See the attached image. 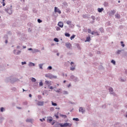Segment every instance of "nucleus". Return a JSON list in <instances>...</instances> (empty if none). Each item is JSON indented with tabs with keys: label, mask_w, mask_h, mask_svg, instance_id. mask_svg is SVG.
<instances>
[{
	"label": "nucleus",
	"mask_w": 127,
	"mask_h": 127,
	"mask_svg": "<svg viewBox=\"0 0 127 127\" xmlns=\"http://www.w3.org/2000/svg\"><path fill=\"white\" fill-rule=\"evenodd\" d=\"M109 91L111 92V94H112L114 96H116V94L114 93L113 91H114V89L112 87L109 88Z\"/></svg>",
	"instance_id": "nucleus-13"
},
{
	"label": "nucleus",
	"mask_w": 127,
	"mask_h": 127,
	"mask_svg": "<svg viewBox=\"0 0 127 127\" xmlns=\"http://www.w3.org/2000/svg\"><path fill=\"white\" fill-rule=\"evenodd\" d=\"M12 5H11L10 7H8L7 8H5L4 9V11H6V12H7V13H8V14H11V13H12Z\"/></svg>",
	"instance_id": "nucleus-1"
},
{
	"label": "nucleus",
	"mask_w": 127,
	"mask_h": 127,
	"mask_svg": "<svg viewBox=\"0 0 127 127\" xmlns=\"http://www.w3.org/2000/svg\"><path fill=\"white\" fill-rule=\"evenodd\" d=\"M54 40V41H55L56 42H59V40L58 38H55Z\"/></svg>",
	"instance_id": "nucleus-26"
},
{
	"label": "nucleus",
	"mask_w": 127,
	"mask_h": 127,
	"mask_svg": "<svg viewBox=\"0 0 127 127\" xmlns=\"http://www.w3.org/2000/svg\"><path fill=\"white\" fill-rule=\"evenodd\" d=\"M108 4H109L108 3V2H105L104 3V5H105V6H108Z\"/></svg>",
	"instance_id": "nucleus-43"
},
{
	"label": "nucleus",
	"mask_w": 127,
	"mask_h": 127,
	"mask_svg": "<svg viewBox=\"0 0 127 127\" xmlns=\"http://www.w3.org/2000/svg\"><path fill=\"white\" fill-rule=\"evenodd\" d=\"M47 122L51 124L52 126L55 124V121H53V118L51 117H47Z\"/></svg>",
	"instance_id": "nucleus-2"
},
{
	"label": "nucleus",
	"mask_w": 127,
	"mask_h": 127,
	"mask_svg": "<svg viewBox=\"0 0 127 127\" xmlns=\"http://www.w3.org/2000/svg\"><path fill=\"white\" fill-rule=\"evenodd\" d=\"M48 70H52V66H50L48 67Z\"/></svg>",
	"instance_id": "nucleus-41"
},
{
	"label": "nucleus",
	"mask_w": 127,
	"mask_h": 127,
	"mask_svg": "<svg viewBox=\"0 0 127 127\" xmlns=\"http://www.w3.org/2000/svg\"><path fill=\"white\" fill-rule=\"evenodd\" d=\"M68 88H69V87H71V83H69L68 84V85L67 86Z\"/></svg>",
	"instance_id": "nucleus-53"
},
{
	"label": "nucleus",
	"mask_w": 127,
	"mask_h": 127,
	"mask_svg": "<svg viewBox=\"0 0 127 127\" xmlns=\"http://www.w3.org/2000/svg\"><path fill=\"white\" fill-rule=\"evenodd\" d=\"M37 105H38V106H43V105H44V102L38 101Z\"/></svg>",
	"instance_id": "nucleus-8"
},
{
	"label": "nucleus",
	"mask_w": 127,
	"mask_h": 127,
	"mask_svg": "<svg viewBox=\"0 0 127 127\" xmlns=\"http://www.w3.org/2000/svg\"><path fill=\"white\" fill-rule=\"evenodd\" d=\"M88 33H90V34H91L92 30L91 29H88Z\"/></svg>",
	"instance_id": "nucleus-38"
},
{
	"label": "nucleus",
	"mask_w": 127,
	"mask_h": 127,
	"mask_svg": "<svg viewBox=\"0 0 127 127\" xmlns=\"http://www.w3.org/2000/svg\"><path fill=\"white\" fill-rule=\"evenodd\" d=\"M102 107L103 108H106V105H103Z\"/></svg>",
	"instance_id": "nucleus-60"
},
{
	"label": "nucleus",
	"mask_w": 127,
	"mask_h": 127,
	"mask_svg": "<svg viewBox=\"0 0 127 127\" xmlns=\"http://www.w3.org/2000/svg\"><path fill=\"white\" fill-rule=\"evenodd\" d=\"M115 13H116V10H111V14H113V15H114V14H115Z\"/></svg>",
	"instance_id": "nucleus-25"
},
{
	"label": "nucleus",
	"mask_w": 127,
	"mask_h": 127,
	"mask_svg": "<svg viewBox=\"0 0 127 127\" xmlns=\"http://www.w3.org/2000/svg\"><path fill=\"white\" fill-rule=\"evenodd\" d=\"M29 97H30V98H31V97H32V95H31V94H30L29 95Z\"/></svg>",
	"instance_id": "nucleus-56"
},
{
	"label": "nucleus",
	"mask_w": 127,
	"mask_h": 127,
	"mask_svg": "<svg viewBox=\"0 0 127 127\" xmlns=\"http://www.w3.org/2000/svg\"><path fill=\"white\" fill-rule=\"evenodd\" d=\"M65 46L67 48H68V49H70V48L72 47V45L70 43H66L65 44Z\"/></svg>",
	"instance_id": "nucleus-12"
},
{
	"label": "nucleus",
	"mask_w": 127,
	"mask_h": 127,
	"mask_svg": "<svg viewBox=\"0 0 127 127\" xmlns=\"http://www.w3.org/2000/svg\"><path fill=\"white\" fill-rule=\"evenodd\" d=\"M3 110H4V108H3V107L0 108V112H3Z\"/></svg>",
	"instance_id": "nucleus-50"
},
{
	"label": "nucleus",
	"mask_w": 127,
	"mask_h": 127,
	"mask_svg": "<svg viewBox=\"0 0 127 127\" xmlns=\"http://www.w3.org/2000/svg\"><path fill=\"white\" fill-rule=\"evenodd\" d=\"M56 29L57 31L61 30V28L59 27H56Z\"/></svg>",
	"instance_id": "nucleus-22"
},
{
	"label": "nucleus",
	"mask_w": 127,
	"mask_h": 127,
	"mask_svg": "<svg viewBox=\"0 0 127 127\" xmlns=\"http://www.w3.org/2000/svg\"><path fill=\"white\" fill-rule=\"evenodd\" d=\"M76 36V35H72L71 37H70V40H72L73 39H74L75 38V37Z\"/></svg>",
	"instance_id": "nucleus-21"
},
{
	"label": "nucleus",
	"mask_w": 127,
	"mask_h": 127,
	"mask_svg": "<svg viewBox=\"0 0 127 127\" xmlns=\"http://www.w3.org/2000/svg\"><path fill=\"white\" fill-rule=\"evenodd\" d=\"M29 66H35V64L32 63H30L29 64Z\"/></svg>",
	"instance_id": "nucleus-23"
},
{
	"label": "nucleus",
	"mask_w": 127,
	"mask_h": 127,
	"mask_svg": "<svg viewBox=\"0 0 127 127\" xmlns=\"http://www.w3.org/2000/svg\"><path fill=\"white\" fill-rule=\"evenodd\" d=\"M56 92H57V93H60V92H61V89H59L58 90H56Z\"/></svg>",
	"instance_id": "nucleus-39"
},
{
	"label": "nucleus",
	"mask_w": 127,
	"mask_h": 127,
	"mask_svg": "<svg viewBox=\"0 0 127 127\" xmlns=\"http://www.w3.org/2000/svg\"><path fill=\"white\" fill-rule=\"evenodd\" d=\"M62 117H63V118H64V119H66V118H67V116L64 115H63Z\"/></svg>",
	"instance_id": "nucleus-44"
},
{
	"label": "nucleus",
	"mask_w": 127,
	"mask_h": 127,
	"mask_svg": "<svg viewBox=\"0 0 127 127\" xmlns=\"http://www.w3.org/2000/svg\"><path fill=\"white\" fill-rule=\"evenodd\" d=\"M120 81H121V82H125V81H126V79H123L122 78H120Z\"/></svg>",
	"instance_id": "nucleus-36"
},
{
	"label": "nucleus",
	"mask_w": 127,
	"mask_h": 127,
	"mask_svg": "<svg viewBox=\"0 0 127 127\" xmlns=\"http://www.w3.org/2000/svg\"><path fill=\"white\" fill-rule=\"evenodd\" d=\"M58 125L60 126L61 127H71V124H70L68 123H65L64 124H62L61 123H59L58 124Z\"/></svg>",
	"instance_id": "nucleus-3"
},
{
	"label": "nucleus",
	"mask_w": 127,
	"mask_h": 127,
	"mask_svg": "<svg viewBox=\"0 0 127 127\" xmlns=\"http://www.w3.org/2000/svg\"><path fill=\"white\" fill-rule=\"evenodd\" d=\"M43 66V64H39V67L40 69H43V67H42Z\"/></svg>",
	"instance_id": "nucleus-24"
},
{
	"label": "nucleus",
	"mask_w": 127,
	"mask_h": 127,
	"mask_svg": "<svg viewBox=\"0 0 127 127\" xmlns=\"http://www.w3.org/2000/svg\"><path fill=\"white\" fill-rule=\"evenodd\" d=\"M90 41H91V37L88 36L87 37H86V40H85V42H90Z\"/></svg>",
	"instance_id": "nucleus-14"
},
{
	"label": "nucleus",
	"mask_w": 127,
	"mask_h": 127,
	"mask_svg": "<svg viewBox=\"0 0 127 127\" xmlns=\"http://www.w3.org/2000/svg\"><path fill=\"white\" fill-rule=\"evenodd\" d=\"M26 122L27 123H30V122H31V120H30V119H27Z\"/></svg>",
	"instance_id": "nucleus-40"
},
{
	"label": "nucleus",
	"mask_w": 127,
	"mask_h": 127,
	"mask_svg": "<svg viewBox=\"0 0 127 127\" xmlns=\"http://www.w3.org/2000/svg\"><path fill=\"white\" fill-rule=\"evenodd\" d=\"M2 5L3 6H4V5H5V3H4V2H3Z\"/></svg>",
	"instance_id": "nucleus-57"
},
{
	"label": "nucleus",
	"mask_w": 127,
	"mask_h": 127,
	"mask_svg": "<svg viewBox=\"0 0 127 127\" xmlns=\"http://www.w3.org/2000/svg\"><path fill=\"white\" fill-rule=\"evenodd\" d=\"M121 52H122V51L121 50H118L117 52V54H120V53H121Z\"/></svg>",
	"instance_id": "nucleus-47"
},
{
	"label": "nucleus",
	"mask_w": 127,
	"mask_h": 127,
	"mask_svg": "<svg viewBox=\"0 0 127 127\" xmlns=\"http://www.w3.org/2000/svg\"><path fill=\"white\" fill-rule=\"evenodd\" d=\"M58 25L60 27H61V28H63V27L64 26V23L62 21H60L59 22Z\"/></svg>",
	"instance_id": "nucleus-5"
},
{
	"label": "nucleus",
	"mask_w": 127,
	"mask_h": 127,
	"mask_svg": "<svg viewBox=\"0 0 127 127\" xmlns=\"http://www.w3.org/2000/svg\"><path fill=\"white\" fill-rule=\"evenodd\" d=\"M28 50L31 51V50H32V48H29V49H28Z\"/></svg>",
	"instance_id": "nucleus-54"
},
{
	"label": "nucleus",
	"mask_w": 127,
	"mask_h": 127,
	"mask_svg": "<svg viewBox=\"0 0 127 127\" xmlns=\"http://www.w3.org/2000/svg\"><path fill=\"white\" fill-rule=\"evenodd\" d=\"M66 24H68V25H71L72 24V21L67 20L66 21Z\"/></svg>",
	"instance_id": "nucleus-18"
},
{
	"label": "nucleus",
	"mask_w": 127,
	"mask_h": 127,
	"mask_svg": "<svg viewBox=\"0 0 127 127\" xmlns=\"http://www.w3.org/2000/svg\"><path fill=\"white\" fill-rule=\"evenodd\" d=\"M70 78L72 79L74 82H76V81H78V78L76 77H75L74 75H71L70 76Z\"/></svg>",
	"instance_id": "nucleus-9"
},
{
	"label": "nucleus",
	"mask_w": 127,
	"mask_h": 127,
	"mask_svg": "<svg viewBox=\"0 0 127 127\" xmlns=\"http://www.w3.org/2000/svg\"><path fill=\"white\" fill-rule=\"evenodd\" d=\"M63 93H64V95H67V94H68V91H63Z\"/></svg>",
	"instance_id": "nucleus-33"
},
{
	"label": "nucleus",
	"mask_w": 127,
	"mask_h": 127,
	"mask_svg": "<svg viewBox=\"0 0 127 127\" xmlns=\"http://www.w3.org/2000/svg\"><path fill=\"white\" fill-rule=\"evenodd\" d=\"M65 36H66V37H70V34L68 33H65L64 34Z\"/></svg>",
	"instance_id": "nucleus-20"
},
{
	"label": "nucleus",
	"mask_w": 127,
	"mask_h": 127,
	"mask_svg": "<svg viewBox=\"0 0 127 127\" xmlns=\"http://www.w3.org/2000/svg\"><path fill=\"white\" fill-rule=\"evenodd\" d=\"M73 121H76V122H79V119H78V118H73Z\"/></svg>",
	"instance_id": "nucleus-35"
},
{
	"label": "nucleus",
	"mask_w": 127,
	"mask_h": 127,
	"mask_svg": "<svg viewBox=\"0 0 127 127\" xmlns=\"http://www.w3.org/2000/svg\"><path fill=\"white\" fill-rule=\"evenodd\" d=\"M13 53H14V54H15L16 55H18L20 54V53H21V51L14 50L13 51Z\"/></svg>",
	"instance_id": "nucleus-6"
},
{
	"label": "nucleus",
	"mask_w": 127,
	"mask_h": 127,
	"mask_svg": "<svg viewBox=\"0 0 127 127\" xmlns=\"http://www.w3.org/2000/svg\"><path fill=\"white\" fill-rule=\"evenodd\" d=\"M5 43H7V40L5 41Z\"/></svg>",
	"instance_id": "nucleus-62"
},
{
	"label": "nucleus",
	"mask_w": 127,
	"mask_h": 127,
	"mask_svg": "<svg viewBox=\"0 0 127 127\" xmlns=\"http://www.w3.org/2000/svg\"><path fill=\"white\" fill-rule=\"evenodd\" d=\"M49 79H57V76L50 74Z\"/></svg>",
	"instance_id": "nucleus-11"
},
{
	"label": "nucleus",
	"mask_w": 127,
	"mask_h": 127,
	"mask_svg": "<svg viewBox=\"0 0 127 127\" xmlns=\"http://www.w3.org/2000/svg\"><path fill=\"white\" fill-rule=\"evenodd\" d=\"M39 86H43V83L42 82H40L39 83Z\"/></svg>",
	"instance_id": "nucleus-46"
},
{
	"label": "nucleus",
	"mask_w": 127,
	"mask_h": 127,
	"mask_svg": "<svg viewBox=\"0 0 127 127\" xmlns=\"http://www.w3.org/2000/svg\"><path fill=\"white\" fill-rule=\"evenodd\" d=\"M97 33H98V32H95V31L91 32L92 35H94V34H96Z\"/></svg>",
	"instance_id": "nucleus-34"
},
{
	"label": "nucleus",
	"mask_w": 127,
	"mask_h": 127,
	"mask_svg": "<svg viewBox=\"0 0 127 127\" xmlns=\"http://www.w3.org/2000/svg\"><path fill=\"white\" fill-rule=\"evenodd\" d=\"M50 111H51V112H53V111H54V108H53V107L51 108Z\"/></svg>",
	"instance_id": "nucleus-45"
},
{
	"label": "nucleus",
	"mask_w": 127,
	"mask_h": 127,
	"mask_svg": "<svg viewBox=\"0 0 127 127\" xmlns=\"http://www.w3.org/2000/svg\"><path fill=\"white\" fill-rule=\"evenodd\" d=\"M79 113H82V114H84L86 112L85 109H83V107H80L79 109Z\"/></svg>",
	"instance_id": "nucleus-10"
},
{
	"label": "nucleus",
	"mask_w": 127,
	"mask_h": 127,
	"mask_svg": "<svg viewBox=\"0 0 127 127\" xmlns=\"http://www.w3.org/2000/svg\"><path fill=\"white\" fill-rule=\"evenodd\" d=\"M50 89H51V90H53V87L51 86V87H50Z\"/></svg>",
	"instance_id": "nucleus-55"
},
{
	"label": "nucleus",
	"mask_w": 127,
	"mask_h": 127,
	"mask_svg": "<svg viewBox=\"0 0 127 127\" xmlns=\"http://www.w3.org/2000/svg\"><path fill=\"white\" fill-rule=\"evenodd\" d=\"M121 46H122V47H125V44H124V42L121 41Z\"/></svg>",
	"instance_id": "nucleus-30"
},
{
	"label": "nucleus",
	"mask_w": 127,
	"mask_h": 127,
	"mask_svg": "<svg viewBox=\"0 0 127 127\" xmlns=\"http://www.w3.org/2000/svg\"><path fill=\"white\" fill-rule=\"evenodd\" d=\"M91 18L93 20H95L96 19V17L95 16H91Z\"/></svg>",
	"instance_id": "nucleus-37"
},
{
	"label": "nucleus",
	"mask_w": 127,
	"mask_h": 127,
	"mask_svg": "<svg viewBox=\"0 0 127 127\" xmlns=\"http://www.w3.org/2000/svg\"><path fill=\"white\" fill-rule=\"evenodd\" d=\"M70 64L71 66V67H70L71 71H74V70L76 69V65H75V64H74V63L73 62H71Z\"/></svg>",
	"instance_id": "nucleus-4"
},
{
	"label": "nucleus",
	"mask_w": 127,
	"mask_h": 127,
	"mask_svg": "<svg viewBox=\"0 0 127 127\" xmlns=\"http://www.w3.org/2000/svg\"><path fill=\"white\" fill-rule=\"evenodd\" d=\"M42 50H44V47L42 48Z\"/></svg>",
	"instance_id": "nucleus-61"
},
{
	"label": "nucleus",
	"mask_w": 127,
	"mask_h": 127,
	"mask_svg": "<svg viewBox=\"0 0 127 127\" xmlns=\"http://www.w3.org/2000/svg\"><path fill=\"white\" fill-rule=\"evenodd\" d=\"M23 48L24 49H25V48H26V46H23Z\"/></svg>",
	"instance_id": "nucleus-58"
},
{
	"label": "nucleus",
	"mask_w": 127,
	"mask_h": 127,
	"mask_svg": "<svg viewBox=\"0 0 127 127\" xmlns=\"http://www.w3.org/2000/svg\"><path fill=\"white\" fill-rule=\"evenodd\" d=\"M103 10H104V8H98V12H102V11H103Z\"/></svg>",
	"instance_id": "nucleus-17"
},
{
	"label": "nucleus",
	"mask_w": 127,
	"mask_h": 127,
	"mask_svg": "<svg viewBox=\"0 0 127 127\" xmlns=\"http://www.w3.org/2000/svg\"><path fill=\"white\" fill-rule=\"evenodd\" d=\"M20 47H19V46H17V49H18V48H20Z\"/></svg>",
	"instance_id": "nucleus-59"
},
{
	"label": "nucleus",
	"mask_w": 127,
	"mask_h": 127,
	"mask_svg": "<svg viewBox=\"0 0 127 127\" xmlns=\"http://www.w3.org/2000/svg\"><path fill=\"white\" fill-rule=\"evenodd\" d=\"M115 17L116 18H121V15H120V14L117 13L115 14Z\"/></svg>",
	"instance_id": "nucleus-16"
},
{
	"label": "nucleus",
	"mask_w": 127,
	"mask_h": 127,
	"mask_svg": "<svg viewBox=\"0 0 127 127\" xmlns=\"http://www.w3.org/2000/svg\"><path fill=\"white\" fill-rule=\"evenodd\" d=\"M56 119H59V116H57V115H55Z\"/></svg>",
	"instance_id": "nucleus-52"
},
{
	"label": "nucleus",
	"mask_w": 127,
	"mask_h": 127,
	"mask_svg": "<svg viewBox=\"0 0 127 127\" xmlns=\"http://www.w3.org/2000/svg\"><path fill=\"white\" fill-rule=\"evenodd\" d=\"M38 22L39 23H41V22H42V20H41L40 19H38Z\"/></svg>",
	"instance_id": "nucleus-42"
},
{
	"label": "nucleus",
	"mask_w": 127,
	"mask_h": 127,
	"mask_svg": "<svg viewBox=\"0 0 127 127\" xmlns=\"http://www.w3.org/2000/svg\"><path fill=\"white\" fill-rule=\"evenodd\" d=\"M55 12H58L60 14L61 13V11L58 7H55Z\"/></svg>",
	"instance_id": "nucleus-7"
},
{
	"label": "nucleus",
	"mask_w": 127,
	"mask_h": 127,
	"mask_svg": "<svg viewBox=\"0 0 127 127\" xmlns=\"http://www.w3.org/2000/svg\"><path fill=\"white\" fill-rule=\"evenodd\" d=\"M38 98L39 100H40V99H41L42 97H41V95H38Z\"/></svg>",
	"instance_id": "nucleus-49"
},
{
	"label": "nucleus",
	"mask_w": 127,
	"mask_h": 127,
	"mask_svg": "<svg viewBox=\"0 0 127 127\" xmlns=\"http://www.w3.org/2000/svg\"><path fill=\"white\" fill-rule=\"evenodd\" d=\"M45 77H46V78H50V74H45Z\"/></svg>",
	"instance_id": "nucleus-28"
},
{
	"label": "nucleus",
	"mask_w": 127,
	"mask_h": 127,
	"mask_svg": "<svg viewBox=\"0 0 127 127\" xmlns=\"http://www.w3.org/2000/svg\"><path fill=\"white\" fill-rule=\"evenodd\" d=\"M66 82V80L64 81V83H65Z\"/></svg>",
	"instance_id": "nucleus-64"
},
{
	"label": "nucleus",
	"mask_w": 127,
	"mask_h": 127,
	"mask_svg": "<svg viewBox=\"0 0 127 127\" xmlns=\"http://www.w3.org/2000/svg\"><path fill=\"white\" fill-rule=\"evenodd\" d=\"M77 48H78V49H81V47H80V45H79V44H77Z\"/></svg>",
	"instance_id": "nucleus-48"
},
{
	"label": "nucleus",
	"mask_w": 127,
	"mask_h": 127,
	"mask_svg": "<svg viewBox=\"0 0 127 127\" xmlns=\"http://www.w3.org/2000/svg\"><path fill=\"white\" fill-rule=\"evenodd\" d=\"M45 83L47 85H51V81H49L47 80V81H45Z\"/></svg>",
	"instance_id": "nucleus-19"
},
{
	"label": "nucleus",
	"mask_w": 127,
	"mask_h": 127,
	"mask_svg": "<svg viewBox=\"0 0 127 127\" xmlns=\"http://www.w3.org/2000/svg\"><path fill=\"white\" fill-rule=\"evenodd\" d=\"M52 105H53V106H57V104L53 102V101H52Z\"/></svg>",
	"instance_id": "nucleus-29"
},
{
	"label": "nucleus",
	"mask_w": 127,
	"mask_h": 127,
	"mask_svg": "<svg viewBox=\"0 0 127 127\" xmlns=\"http://www.w3.org/2000/svg\"><path fill=\"white\" fill-rule=\"evenodd\" d=\"M125 72L126 73V74H127V70H126Z\"/></svg>",
	"instance_id": "nucleus-63"
},
{
	"label": "nucleus",
	"mask_w": 127,
	"mask_h": 127,
	"mask_svg": "<svg viewBox=\"0 0 127 127\" xmlns=\"http://www.w3.org/2000/svg\"><path fill=\"white\" fill-rule=\"evenodd\" d=\"M99 30H100V31H101V32H102V33L104 32V31L103 28H100L99 29Z\"/></svg>",
	"instance_id": "nucleus-27"
},
{
	"label": "nucleus",
	"mask_w": 127,
	"mask_h": 127,
	"mask_svg": "<svg viewBox=\"0 0 127 127\" xmlns=\"http://www.w3.org/2000/svg\"><path fill=\"white\" fill-rule=\"evenodd\" d=\"M37 52H40V51L37 49H34L32 51V53H36Z\"/></svg>",
	"instance_id": "nucleus-15"
},
{
	"label": "nucleus",
	"mask_w": 127,
	"mask_h": 127,
	"mask_svg": "<svg viewBox=\"0 0 127 127\" xmlns=\"http://www.w3.org/2000/svg\"><path fill=\"white\" fill-rule=\"evenodd\" d=\"M111 63H113V64H114V65H116V61H114V60H112L111 61Z\"/></svg>",
	"instance_id": "nucleus-32"
},
{
	"label": "nucleus",
	"mask_w": 127,
	"mask_h": 127,
	"mask_svg": "<svg viewBox=\"0 0 127 127\" xmlns=\"http://www.w3.org/2000/svg\"><path fill=\"white\" fill-rule=\"evenodd\" d=\"M31 81H32V82H36V79L35 78H32V79H31Z\"/></svg>",
	"instance_id": "nucleus-31"
},
{
	"label": "nucleus",
	"mask_w": 127,
	"mask_h": 127,
	"mask_svg": "<svg viewBox=\"0 0 127 127\" xmlns=\"http://www.w3.org/2000/svg\"><path fill=\"white\" fill-rule=\"evenodd\" d=\"M22 65H24V64H26V62H22Z\"/></svg>",
	"instance_id": "nucleus-51"
}]
</instances>
